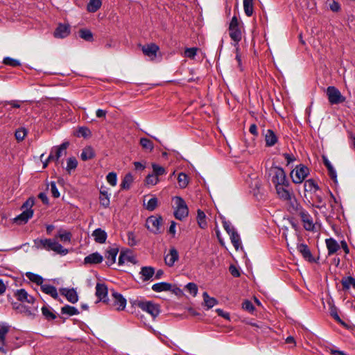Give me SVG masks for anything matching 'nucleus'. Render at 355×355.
<instances>
[{
	"label": "nucleus",
	"mask_w": 355,
	"mask_h": 355,
	"mask_svg": "<svg viewBox=\"0 0 355 355\" xmlns=\"http://www.w3.org/2000/svg\"><path fill=\"white\" fill-rule=\"evenodd\" d=\"M34 247L37 249L53 251L61 255H66L69 250L57 242L55 239H36L33 241Z\"/></svg>",
	"instance_id": "f257e3e1"
},
{
	"label": "nucleus",
	"mask_w": 355,
	"mask_h": 355,
	"mask_svg": "<svg viewBox=\"0 0 355 355\" xmlns=\"http://www.w3.org/2000/svg\"><path fill=\"white\" fill-rule=\"evenodd\" d=\"M270 174L272 175V182L276 185H284L286 187L290 186V183L286 178L284 170L279 166H273L270 168Z\"/></svg>",
	"instance_id": "f03ea898"
},
{
	"label": "nucleus",
	"mask_w": 355,
	"mask_h": 355,
	"mask_svg": "<svg viewBox=\"0 0 355 355\" xmlns=\"http://www.w3.org/2000/svg\"><path fill=\"white\" fill-rule=\"evenodd\" d=\"M175 208L174 210V216L176 219L182 220L189 214V209L184 200L180 196L173 198Z\"/></svg>",
	"instance_id": "7ed1b4c3"
},
{
	"label": "nucleus",
	"mask_w": 355,
	"mask_h": 355,
	"mask_svg": "<svg viewBox=\"0 0 355 355\" xmlns=\"http://www.w3.org/2000/svg\"><path fill=\"white\" fill-rule=\"evenodd\" d=\"M163 224V218L160 215H153L146 219V228L155 234H161L163 231L162 227Z\"/></svg>",
	"instance_id": "20e7f679"
},
{
	"label": "nucleus",
	"mask_w": 355,
	"mask_h": 355,
	"mask_svg": "<svg viewBox=\"0 0 355 355\" xmlns=\"http://www.w3.org/2000/svg\"><path fill=\"white\" fill-rule=\"evenodd\" d=\"M309 174V168L304 164H300L291 171L290 175L295 184L302 183Z\"/></svg>",
	"instance_id": "39448f33"
},
{
	"label": "nucleus",
	"mask_w": 355,
	"mask_h": 355,
	"mask_svg": "<svg viewBox=\"0 0 355 355\" xmlns=\"http://www.w3.org/2000/svg\"><path fill=\"white\" fill-rule=\"evenodd\" d=\"M137 305L144 311L150 314L153 318H155L161 311L160 306L151 301H138Z\"/></svg>",
	"instance_id": "423d86ee"
},
{
	"label": "nucleus",
	"mask_w": 355,
	"mask_h": 355,
	"mask_svg": "<svg viewBox=\"0 0 355 355\" xmlns=\"http://www.w3.org/2000/svg\"><path fill=\"white\" fill-rule=\"evenodd\" d=\"M327 95L329 102L331 105H337L345 101L346 98L343 96L340 92L334 86H329L327 88Z\"/></svg>",
	"instance_id": "0eeeda50"
},
{
	"label": "nucleus",
	"mask_w": 355,
	"mask_h": 355,
	"mask_svg": "<svg viewBox=\"0 0 355 355\" xmlns=\"http://www.w3.org/2000/svg\"><path fill=\"white\" fill-rule=\"evenodd\" d=\"M69 146V141H64L58 146H55L51 150L50 155L47 158V161L58 162L59 159L63 155L67 154V148Z\"/></svg>",
	"instance_id": "6e6552de"
},
{
	"label": "nucleus",
	"mask_w": 355,
	"mask_h": 355,
	"mask_svg": "<svg viewBox=\"0 0 355 355\" xmlns=\"http://www.w3.org/2000/svg\"><path fill=\"white\" fill-rule=\"evenodd\" d=\"M111 297V306L115 308V309L117 311H121L125 308L126 300L121 293L113 291Z\"/></svg>",
	"instance_id": "1a4fd4ad"
},
{
	"label": "nucleus",
	"mask_w": 355,
	"mask_h": 355,
	"mask_svg": "<svg viewBox=\"0 0 355 355\" xmlns=\"http://www.w3.org/2000/svg\"><path fill=\"white\" fill-rule=\"evenodd\" d=\"M295 214H298L300 216L305 230L309 231L313 230L315 225L313 223L312 217L307 211L302 207L300 211H297Z\"/></svg>",
	"instance_id": "9d476101"
},
{
	"label": "nucleus",
	"mask_w": 355,
	"mask_h": 355,
	"mask_svg": "<svg viewBox=\"0 0 355 355\" xmlns=\"http://www.w3.org/2000/svg\"><path fill=\"white\" fill-rule=\"evenodd\" d=\"M14 295L17 299V300L21 302L33 304L35 301V297L29 295L24 288L17 289L16 291H15Z\"/></svg>",
	"instance_id": "9b49d317"
},
{
	"label": "nucleus",
	"mask_w": 355,
	"mask_h": 355,
	"mask_svg": "<svg viewBox=\"0 0 355 355\" xmlns=\"http://www.w3.org/2000/svg\"><path fill=\"white\" fill-rule=\"evenodd\" d=\"M141 50L145 55L149 57L151 60H154L157 58L159 47L154 43H150L144 45Z\"/></svg>",
	"instance_id": "f8f14e48"
},
{
	"label": "nucleus",
	"mask_w": 355,
	"mask_h": 355,
	"mask_svg": "<svg viewBox=\"0 0 355 355\" xmlns=\"http://www.w3.org/2000/svg\"><path fill=\"white\" fill-rule=\"evenodd\" d=\"M277 193L280 199L284 201L291 200V197L294 194L293 190L284 185H276L275 187Z\"/></svg>",
	"instance_id": "ddd939ff"
},
{
	"label": "nucleus",
	"mask_w": 355,
	"mask_h": 355,
	"mask_svg": "<svg viewBox=\"0 0 355 355\" xmlns=\"http://www.w3.org/2000/svg\"><path fill=\"white\" fill-rule=\"evenodd\" d=\"M9 331V326L5 323H0V352L2 353H7L8 349L5 348L6 337Z\"/></svg>",
	"instance_id": "4468645a"
},
{
	"label": "nucleus",
	"mask_w": 355,
	"mask_h": 355,
	"mask_svg": "<svg viewBox=\"0 0 355 355\" xmlns=\"http://www.w3.org/2000/svg\"><path fill=\"white\" fill-rule=\"evenodd\" d=\"M60 292L62 295H64L72 304L77 302L78 300V293L74 288H63L60 290Z\"/></svg>",
	"instance_id": "2eb2a0df"
},
{
	"label": "nucleus",
	"mask_w": 355,
	"mask_h": 355,
	"mask_svg": "<svg viewBox=\"0 0 355 355\" xmlns=\"http://www.w3.org/2000/svg\"><path fill=\"white\" fill-rule=\"evenodd\" d=\"M297 249L305 260L311 263L315 261L307 245L304 243L298 244L297 246Z\"/></svg>",
	"instance_id": "dca6fc26"
},
{
	"label": "nucleus",
	"mask_w": 355,
	"mask_h": 355,
	"mask_svg": "<svg viewBox=\"0 0 355 355\" xmlns=\"http://www.w3.org/2000/svg\"><path fill=\"white\" fill-rule=\"evenodd\" d=\"M33 210L32 209H26L20 214L14 218V221L19 224L22 225L28 222V220L33 217Z\"/></svg>",
	"instance_id": "f3484780"
},
{
	"label": "nucleus",
	"mask_w": 355,
	"mask_h": 355,
	"mask_svg": "<svg viewBox=\"0 0 355 355\" xmlns=\"http://www.w3.org/2000/svg\"><path fill=\"white\" fill-rule=\"evenodd\" d=\"M178 259L179 254L178 250L175 248H172L169 250L168 254L165 256L164 262L168 266L172 267Z\"/></svg>",
	"instance_id": "a211bd4d"
},
{
	"label": "nucleus",
	"mask_w": 355,
	"mask_h": 355,
	"mask_svg": "<svg viewBox=\"0 0 355 355\" xmlns=\"http://www.w3.org/2000/svg\"><path fill=\"white\" fill-rule=\"evenodd\" d=\"M266 146L267 147L274 146L278 141V137L271 129H268L264 133Z\"/></svg>",
	"instance_id": "6ab92c4d"
},
{
	"label": "nucleus",
	"mask_w": 355,
	"mask_h": 355,
	"mask_svg": "<svg viewBox=\"0 0 355 355\" xmlns=\"http://www.w3.org/2000/svg\"><path fill=\"white\" fill-rule=\"evenodd\" d=\"M70 33V26L68 24H60L54 31V37L57 38H64Z\"/></svg>",
	"instance_id": "aec40b11"
},
{
	"label": "nucleus",
	"mask_w": 355,
	"mask_h": 355,
	"mask_svg": "<svg viewBox=\"0 0 355 355\" xmlns=\"http://www.w3.org/2000/svg\"><path fill=\"white\" fill-rule=\"evenodd\" d=\"M96 295L99 301L105 302L107 296V287L105 284L97 283L96 286Z\"/></svg>",
	"instance_id": "412c9836"
},
{
	"label": "nucleus",
	"mask_w": 355,
	"mask_h": 355,
	"mask_svg": "<svg viewBox=\"0 0 355 355\" xmlns=\"http://www.w3.org/2000/svg\"><path fill=\"white\" fill-rule=\"evenodd\" d=\"M119 252L118 248H110L105 254V257L107 259L106 264L108 266H112L116 261V257Z\"/></svg>",
	"instance_id": "4be33fe9"
},
{
	"label": "nucleus",
	"mask_w": 355,
	"mask_h": 355,
	"mask_svg": "<svg viewBox=\"0 0 355 355\" xmlns=\"http://www.w3.org/2000/svg\"><path fill=\"white\" fill-rule=\"evenodd\" d=\"M103 260V257L98 252H94L88 256L85 257L84 259L85 264H97L101 263Z\"/></svg>",
	"instance_id": "5701e85b"
},
{
	"label": "nucleus",
	"mask_w": 355,
	"mask_h": 355,
	"mask_svg": "<svg viewBox=\"0 0 355 355\" xmlns=\"http://www.w3.org/2000/svg\"><path fill=\"white\" fill-rule=\"evenodd\" d=\"M328 254L331 255L336 253L340 248L338 242L333 238L327 239L325 240Z\"/></svg>",
	"instance_id": "b1692460"
},
{
	"label": "nucleus",
	"mask_w": 355,
	"mask_h": 355,
	"mask_svg": "<svg viewBox=\"0 0 355 355\" xmlns=\"http://www.w3.org/2000/svg\"><path fill=\"white\" fill-rule=\"evenodd\" d=\"M92 236L94 238V241L98 243H104L107 237L106 232L101 228L96 229L93 232Z\"/></svg>",
	"instance_id": "393cba45"
},
{
	"label": "nucleus",
	"mask_w": 355,
	"mask_h": 355,
	"mask_svg": "<svg viewBox=\"0 0 355 355\" xmlns=\"http://www.w3.org/2000/svg\"><path fill=\"white\" fill-rule=\"evenodd\" d=\"M40 288L42 292L51 295L53 299H55V300L58 299V294L57 292V289L54 286L47 284H43L41 286Z\"/></svg>",
	"instance_id": "a878e982"
},
{
	"label": "nucleus",
	"mask_w": 355,
	"mask_h": 355,
	"mask_svg": "<svg viewBox=\"0 0 355 355\" xmlns=\"http://www.w3.org/2000/svg\"><path fill=\"white\" fill-rule=\"evenodd\" d=\"M323 163L328 170V173L330 178L335 183H337V173L329 160L325 156H322Z\"/></svg>",
	"instance_id": "bb28decb"
},
{
	"label": "nucleus",
	"mask_w": 355,
	"mask_h": 355,
	"mask_svg": "<svg viewBox=\"0 0 355 355\" xmlns=\"http://www.w3.org/2000/svg\"><path fill=\"white\" fill-rule=\"evenodd\" d=\"M288 205V211L293 214H295L297 211H300L302 207L300 203L297 200L295 194L292 195L291 200L286 201Z\"/></svg>",
	"instance_id": "cd10ccee"
},
{
	"label": "nucleus",
	"mask_w": 355,
	"mask_h": 355,
	"mask_svg": "<svg viewBox=\"0 0 355 355\" xmlns=\"http://www.w3.org/2000/svg\"><path fill=\"white\" fill-rule=\"evenodd\" d=\"M155 274V268L152 266H143L141 268L140 275H141L144 282L148 281Z\"/></svg>",
	"instance_id": "c85d7f7f"
},
{
	"label": "nucleus",
	"mask_w": 355,
	"mask_h": 355,
	"mask_svg": "<svg viewBox=\"0 0 355 355\" xmlns=\"http://www.w3.org/2000/svg\"><path fill=\"white\" fill-rule=\"evenodd\" d=\"M173 285L168 282H159L156 283L152 286V289L153 291L157 293H160L162 291H168L171 290Z\"/></svg>",
	"instance_id": "c756f323"
},
{
	"label": "nucleus",
	"mask_w": 355,
	"mask_h": 355,
	"mask_svg": "<svg viewBox=\"0 0 355 355\" xmlns=\"http://www.w3.org/2000/svg\"><path fill=\"white\" fill-rule=\"evenodd\" d=\"M99 200L101 205L103 207L107 208L110 206V197L107 191L103 187L100 189Z\"/></svg>",
	"instance_id": "7c9ffc66"
},
{
	"label": "nucleus",
	"mask_w": 355,
	"mask_h": 355,
	"mask_svg": "<svg viewBox=\"0 0 355 355\" xmlns=\"http://www.w3.org/2000/svg\"><path fill=\"white\" fill-rule=\"evenodd\" d=\"M95 155L96 154L94 148L92 146H88L83 149L80 155V158L83 161H87L93 159L95 157Z\"/></svg>",
	"instance_id": "2f4dec72"
},
{
	"label": "nucleus",
	"mask_w": 355,
	"mask_h": 355,
	"mask_svg": "<svg viewBox=\"0 0 355 355\" xmlns=\"http://www.w3.org/2000/svg\"><path fill=\"white\" fill-rule=\"evenodd\" d=\"M229 34L231 39L236 43L234 46L238 45L242 38L240 28H229Z\"/></svg>",
	"instance_id": "473e14b6"
},
{
	"label": "nucleus",
	"mask_w": 355,
	"mask_h": 355,
	"mask_svg": "<svg viewBox=\"0 0 355 355\" xmlns=\"http://www.w3.org/2000/svg\"><path fill=\"white\" fill-rule=\"evenodd\" d=\"M304 188L305 192L315 193L319 190L318 184L313 179H309L304 182Z\"/></svg>",
	"instance_id": "72a5a7b5"
},
{
	"label": "nucleus",
	"mask_w": 355,
	"mask_h": 355,
	"mask_svg": "<svg viewBox=\"0 0 355 355\" xmlns=\"http://www.w3.org/2000/svg\"><path fill=\"white\" fill-rule=\"evenodd\" d=\"M341 284L343 286V291H347L350 286L355 288V278L352 276L345 277L341 279Z\"/></svg>",
	"instance_id": "f704fd0d"
},
{
	"label": "nucleus",
	"mask_w": 355,
	"mask_h": 355,
	"mask_svg": "<svg viewBox=\"0 0 355 355\" xmlns=\"http://www.w3.org/2000/svg\"><path fill=\"white\" fill-rule=\"evenodd\" d=\"M133 180H134V178H133V176L132 175V174L130 173H127L124 176V178L121 183V185H120L121 189H125V190H128L130 188V185L133 182Z\"/></svg>",
	"instance_id": "c9c22d12"
},
{
	"label": "nucleus",
	"mask_w": 355,
	"mask_h": 355,
	"mask_svg": "<svg viewBox=\"0 0 355 355\" xmlns=\"http://www.w3.org/2000/svg\"><path fill=\"white\" fill-rule=\"evenodd\" d=\"M26 277L33 283H35L38 286H42L43 284L44 279L42 276L35 274L31 272H28L26 273Z\"/></svg>",
	"instance_id": "e433bc0d"
},
{
	"label": "nucleus",
	"mask_w": 355,
	"mask_h": 355,
	"mask_svg": "<svg viewBox=\"0 0 355 355\" xmlns=\"http://www.w3.org/2000/svg\"><path fill=\"white\" fill-rule=\"evenodd\" d=\"M197 222H198L199 227L201 229H205L207 226V223L206 220V215L204 213V211H202L200 209H198V211H197Z\"/></svg>",
	"instance_id": "4c0bfd02"
},
{
	"label": "nucleus",
	"mask_w": 355,
	"mask_h": 355,
	"mask_svg": "<svg viewBox=\"0 0 355 355\" xmlns=\"http://www.w3.org/2000/svg\"><path fill=\"white\" fill-rule=\"evenodd\" d=\"M61 313L66 314L69 316L78 315L79 311L74 306L70 305H65L61 308Z\"/></svg>",
	"instance_id": "58836bf2"
},
{
	"label": "nucleus",
	"mask_w": 355,
	"mask_h": 355,
	"mask_svg": "<svg viewBox=\"0 0 355 355\" xmlns=\"http://www.w3.org/2000/svg\"><path fill=\"white\" fill-rule=\"evenodd\" d=\"M204 302L207 306V309H211L218 304V301L214 297H211L207 292H204L202 294Z\"/></svg>",
	"instance_id": "ea45409f"
},
{
	"label": "nucleus",
	"mask_w": 355,
	"mask_h": 355,
	"mask_svg": "<svg viewBox=\"0 0 355 355\" xmlns=\"http://www.w3.org/2000/svg\"><path fill=\"white\" fill-rule=\"evenodd\" d=\"M41 310L43 316L47 320H53L57 318L56 314L46 306H43Z\"/></svg>",
	"instance_id": "a19ab883"
},
{
	"label": "nucleus",
	"mask_w": 355,
	"mask_h": 355,
	"mask_svg": "<svg viewBox=\"0 0 355 355\" xmlns=\"http://www.w3.org/2000/svg\"><path fill=\"white\" fill-rule=\"evenodd\" d=\"M254 0H243V9L245 14L248 17H251L254 12L253 6Z\"/></svg>",
	"instance_id": "79ce46f5"
},
{
	"label": "nucleus",
	"mask_w": 355,
	"mask_h": 355,
	"mask_svg": "<svg viewBox=\"0 0 355 355\" xmlns=\"http://www.w3.org/2000/svg\"><path fill=\"white\" fill-rule=\"evenodd\" d=\"M101 0H89L87 9L90 12H95L101 8Z\"/></svg>",
	"instance_id": "37998d69"
},
{
	"label": "nucleus",
	"mask_w": 355,
	"mask_h": 355,
	"mask_svg": "<svg viewBox=\"0 0 355 355\" xmlns=\"http://www.w3.org/2000/svg\"><path fill=\"white\" fill-rule=\"evenodd\" d=\"M78 166V161L75 157H69L67 160L66 171L71 174L73 170H75Z\"/></svg>",
	"instance_id": "c03bdc74"
},
{
	"label": "nucleus",
	"mask_w": 355,
	"mask_h": 355,
	"mask_svg": "<svg viewBox=\"0 0 355 355\" xmlns=\"http://www.w3.org/2000/svg\"><path fill=\"white\" fill-rule=\"evenodd\" d=\"M229 235H230L232 245H234V247L235 248V249L236 250H239V248L241 244V238H240L239 234H238V232L236 231H235V232H232Z\"/></svg>",
	"instance_id": "a18cd8bd"
},
{
	"label": "nucleus",
	"mask_w": 355,
	"mask_h": 355,
	"mask_svg": "<svg viewBox=\"0 0 355 355\" xmlns=\"http://www.w3.org/2000/svg\"><path fill=\"white\" fill-rule=\"evenodd\" d=\"M130 250L121 251L119 257V265H123L125 261L132 262L133 257L129 255Z\"/></svg>",
	"instance_id": "49530a36"
},
{
	"label": "nucleus",
	"mask_w": 355,
	"mask_h": 355,
	"mask_svg": "<svg viewBox=\"0 0 355 355\" xmlns=\"http://www.w3.org/2000/svg\"><path fill=\"white\" fill-rule=\"evenodd\" d=\"M79 36L87 42H92L94 40L93 33L92 31L87 28H82L79 31Z\"/></svg>",
	"instance_id": "de8ad7c7"
},
{
	"label": "nucleus",
	"mask_w": 355,
	"mask_h": 355,
	"mask_svg": "<svg viewBox=\"0 0 355 355\" xmlns=\"http://www.w3.org/2000/svg\"><path fill=\"white\" fill-rule=\"evenodd\" d=\"M140 145L145 150H148L149 151H152L154 149V145L151 140L148 138L142 137L139 141Z\"/></svg>",
	"instance_id": "09e8293b"
},
{
	"label": "nucleus",
	"mask_w": 355,
	"mask_h": 355,
	"mask_svg": "<svg viewBox=\"0 0 355 355\" xmlns=\"http://www.w3.org/2000/svg\"><path fill=\"white\" fill-rule=\"evenodd\" d=\"M178 182L180 188H186L189 183V178L185 173H180L178 178Z\"/></svg>",
	"instance_id": "8fccbe9b"
},
{
	"label": "nucleus",
	"mask_w": 355,
	"mask_h": 355,
	"mask_svg": "<svg viewBox=\"0 0 355 355\" xmlns=\"http://www.w3.org/2000/svg\"><path fill=\"white\" fill-rule=\"evenodd\" d=\"M62 242L70 243L71 239V233L67 231L60 230L57 236Z\"/></svg>",
	"instance_id": "3c124183"
},
{
	"label": "nucleus",
	"mask_w": 355,
	"mask_h": 355,
	"mask_svg": "<svg viewBox=\"0 0 355 355\" xmlns=\"http://www.w3.org/2000/svg\"><path fill=\"white\" fill-rule=\"evenodd\" d=\"M330 315L338 323L343 324V321L341 320L338 314V310L335 305H331L329 307Z\"/></svg>",
	"instance_id": "603ef678"
},
{
	"label": "nucleus",
	"mask_w": 355,
	"mask_h": 355,
	"mask_svg": "<svg viewBox=\"0 0 355 355\" xmlns=\"http://www.w3.org/2000/svg\"><path fill=\"white\" fill-rule=\"evenodd\" d=\"M153 173L158 178L160 175L165 174L166 169L157 164H152Z\"/></svg>",
	"instance_id": "864d4df0"
},
{
	"label": "nucleus",
	"mask_w": 355,
	"mask_h": 355,
	"mask_svg": "<svg viewBox=\"0 0 355 355\" xmlns=\"http://www.w3.org/2000/svg\"><path fill=\"white\" fill-rule=\"evenodd\" d=\"M3 63L6 65L11 66L13 67H19L21 65L20 62L18 60L10 58V57H6L3 58Z\"/></svg>",
	"instance_id": "5fc2aeb1"
},
{
	"label": "nucleus",
	"mask_w": 355,
	"mask_h": 355,
	"mask_svg": "<svg viewBox=\"0 0 355 355\" xmlns=\"http://www.w3.org/2000/svg\"><path fill=\"white\" fill-rule=\"evenodd\" d=\"M158 200L156 197L151 198L146 205V209L148 211H154L157 207Z\"/></svg>",
	"instance_id": "6e6d98bb"
},
{
	"label": "nucleus",
	"mask_w": 355,
	"mask_h": 355,
	"mask_svg": "<svg viewBox=\"0 0 355 355\" xmlns=\"http://www.w3.org/2000/svg\"><path fill=\"white\" fill-rule=\"evenodd\" d=\"M158 182L159 178L153 173L152 174H148L145 180L146 184L152 186L157 184Z\"/></svg>",
	"instance_id": "4d7b16f0"
},
{
	"label": "nucleus",
	"mask_w": 355,
	"mask_h": 355,
	"mask_svg": "<svg viewBox=\"0 0 355 355\" xmlns=\"http://www.w3.org/2000/svg\"><path fill=\"white\" fill-rule=\"evenodd\" d=\"M27 135V130L24 128H19L15 131V136L18 141H21L24 139Z\"/></svg>",
	"instance_id": "13d9d810"
},
{
	"label": "nucleus",
	"mask_w": 355,
	"mask_h": 355,
	"mask_svg": "<svg viewBox=\"0 0 355 355\" xmlns=\"http://www.w3.org/2000/svg\"><path fill=\"white\" fill-rule=\"evenodd\" d=\"M242 308L250 313H253L255 311L254 306L252 302L248 300H244V302L242 303Z\"/></svg>",
	"instance_id": "bf43d9fd"
},
{
	"label": "nucleus",
	"mask_w": 355,
	"mask_h": 355,
	"mask_svg": "<svg viewBox=\"0 0 355 355\" xmlns=\"http://www.w3.org/2000/svg\"><path fill=\"white\" fill-rule=\"evenodd\" d=\"M106 180H107V182L112 187L116 186V182H117L116 173L114 172L109 173L106 176Z\"/></svg>",
	"instance_id": "052dcab7"
},
{
	"label": "nucleus",
	"mask_w": 355,
	"mask_h": 355,
	"mask_svg": "<svg viewBox=\"0 0 355 355\" xmlns=\"http://www.w3.org/2000/svg\"><path fill=\"white\" fill-rule=\"evenodd\" d=\"M222 223L224 229L228 234L236 231L234 227L232 225L231 223L228 220H226L225 218H223Z\"/></svg>",
	"instance_id": "680f3d73"
},
{
	"label": "nucleus",
	"mask_w": 355,
	"mask_h": 355,
	"mask_svg": "<svg viewBox=\"0 0 355 355\" xmlns=\"http://www.w3.org/2000/svg\"><path fill=\"white\" fill-rule=\"evenodd\" d=\"M186 288L193 296H196L198 293V286L195 283L190 282L186 285Z\"/></svg>",
	"instance_id": "e2e57ef3"
},
{
	"label": "nucleus",
	"mask_w": 355,
	"mask_h": 355,
	"mask_svg": "<svg viewBox=\"0 0 355 355\" xmlns=\"http://www.w3.org/2000/svg\"><path fill=\"white\" fill-rule=\"evenodd\" d=\"M197 48H187L184 51V55L189 58H194L197 53Z\"/></svg>",
	"instance_id": "0e129e2a"
},
{
	"label": "nucleus",
	"mask_w": 355,
	"mask_h": 355,
	"mask_svg": "<svg viewBox=\"0 0 355 355\" xmlns=\"http://www.w3.org/2000/svg\"><path fill=\"white\" fill-rule=\"evenodd\" d=\"M78 132L79 135L83 137L84 138L91 135L90 130L86 127H80Z\"/></svg>",
	"instance_id": "69168bd1"
},
{
	"label": "nucleus",
	"mask_w": 355,
	"mask_h": 355,
	"mask_svg": "<svg viewBox=\"0 0 355 355\" xmlns=\"http://www.w3.org/2000/svg\"><path fill=\"white\" fill-rule=\"evenodd\" d=\"M51 194H52V196L53 198H58L60 197V193L58 191V189L56 187V184H55V182H51Z\"/></svg>",
	"instance_id": "338daca9"
},
{
	"label": "nucleus",
	"mask_w": 355,
	"mask_h": 355,
	"mask_svg": "<svg viewBox=\"0 0 355 355\" xmlns=\"http://www.w3.org/2000/svg\"><path fill=\"white\" fill-rule=\"evenodd\" d=\"M128 243L130 246H135L137 245V241L133 232H128Z\"/></svg>",
	"instance_id": "774afa93"
}]
</instances>
